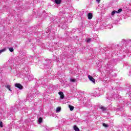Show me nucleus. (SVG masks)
<instances>
[{
	"label": "nucleus",
	"instance_id": "1",
	"mask_svg": "<svg viewBox=\"0 0 131 131\" xmlns=\"http://www.w3.org/2000/svg\"><path fill=\"white\" fill-rule=\"evenodd\" d=\"M68 18L66 17H62L59 20V22L60 24H65V23H66V22H68Z\"/></svg>",
	"mask_w": 131,
	"mask_h": 131
},
{
	"label": "nucleus",
	"instance_id": "2",
	"mask_svg": "<svg viewBox=\"0 0 131 131\" xmlns=\"http://www.w3.org/2000/svg\"><path fill=\"white\" fill-rule=\"evenodd\" d=\"M88 78L90 80V81H92V82L95 83L96 81V80H95V79H94V78L93 77V76H91V75H88Z\"/></svg>",
	"mask_w": 131,
	"mask_h": 131
},
{
	"label": "nucleus",
	"instance_id": "3",
	"mask_svg": "<svg viewBox=\"0 0 131 131\" xmlns=\"http://www.w3.org/2000/svg\"><path fill=\"white\" fill-rule=\"evenodd\" d=\"M15 86H16V88H17L19 90H22V89H23V86H22V85L19 83H16L15 84Z\"/></svg>",
	"mask_w": 131,
	"mask_h": 131
},
{
	"label": "nucleus",
	"instance_id": "4",
	"mask_svg": "<svg viewBox=\"0 0 131 131\" xmlns=\"http://www.w3.org/2000/svg\"><path fill=\"white\" fill-rule=\"evenodd\" d=\"M60 97V99H64V93H63V92H59L58 93Z\"/></svg>",
	"mask_w": 131,
	"mask_h": 131
},
{
	"label": "nucleus",
	"instance_id": "5",
	"mask_svg": "<svg viewBox=\"0 0 131 131\" xmlns=\"http://www.w3.org/2000/svg\"><path fill=\"white\" fill-rule=\"evenodd\" d=\"M88 19L91 20L93 18V14L92 13H89L88 14Z\"/></svg>",
	"mask_w": 131,
	"mask_h": 131
},
{
	"label": "nucleus",
	"instance_id": "6",
	"mask_svg": "<svg viewBox=\"0 0 131 131\" xmlns=\"http://www.w3.org/2000/svg\"><path fill=\"white\" fill-rule=\"evenodd\" d=\"M5 88H6V89L9 90L10 92H12V90L11 89V85L7 84L5 85Z\"/></svg>",
	"mask_w": 131,
	"mask_h": 131
},
{
	"label": "nucleus",
	"instance_id": "7",
	"mask_svg": "<svg viewBox=\"0 0 131 131\" xmlns=\"http://www.w3.org/2000/svg\"><path fill=\"white\" fill-rule=\"evenodd\" d=\"M62 2V0H55V3L56 5H60Z\"/></svg>",
	"mask_w": 131,
	"mask_h": 131
},
{
	"label": "nucleus",
	"instance_id": "8",
	"mask_svg": "<svg viewBox=\"0 0 131 131\" xmlns=\"http://www.w3.org/2000/svg\"><path fill=\"white\" fill-rule=\"evenodd\" d=\"M28 80H33V76L32 75H30L28 77Z\"/></svg>",
	"mask_w": 131,
	"mask_h": 131
},
{
	"label": "nucleus",
	"instance_id": "9",
	"mask_svg": "<svg viewBox=\"0 0 131 131\" xmlns=\"http://www.w3.org/2000/svg\"><path fill=\"white\" fill-rule=\"evenodd\" d=\"M7 51V48H4L2 50H0V55L2 53H4V52H6Z\"/></svg>",
	"mask_w": 131,
	"mask_h": 131
},
{
	"label": "nucleus",
	"instance_id": "10",
	"mask_svg": "<svg viewBox=\"0 0 131 131\" xmlns=\"http://www.w3.org/2000/svg\"><path fill=\"white\" fill-rule=\"evenodd\" d=\"M56 113H59V112H60V111H61V107H58L56 110Z\"/></svg>",
	"mask_w": 131,
	"mask_h": 131
},
{
	"label": "nucleus",
	"instance_id": "11",
	"mask_svg": "<svg viewBox=\"0 0 131 131\" xmlns=\"http://www.w3.org/2000/svg\"><path fill=\"white\" fill-rule=\"evenodd\" d=\"M74 129L75 131H79V128L76 125L74 126Z\"/></svg>",
	"mask_w": 131,
	"mask_h": 131
},
{
	"label": "nucleus",
	"instance_id": "12",
	"mask_svg": "<svg viewBox=\"0 0 131 131\" xmlns=\"http://www.w3.org/2000/svg\"><path fill=\"white\" fill-rule=\"evenodd\" d=\"M69 107L71 111H73V109H74V107L72 105H69Z\"/></svg>",
	"mask_w": 131,
	"mask_h": 131
},
{
	"label": "nucleus",
	"instance_id": "13",
	"mask_svg": "<svg viewBox=\"0 0 131 131\" xmlns=\"http://www.w3.org/2000/svg\"><path fill=\"white\" fill-rule=\"evenodd\" d=\"M45 128H46V130H48V131L52 130V128H50V127H48L47 126H45Z\"/></svg>",
	"mask_w": 131,
	"mask_h": 131
},
{
	"label": "nucleus",
	"instance_id": "14",
	"mask_svg": "<svg viewBox=\"0 0 131 131\" xmlns=\"http://www.w3.org/2000/svg\"><path fill=\"white\" fill-rule=\"evenodd\" d=\"M38 121L39 124L41 123V122H42V118H41L40 117L39 118Z\"/></svg>",
	"mask_w": 131,
	"mask_h": 131
},
{
	"label": "nucleus",
	"instance_id": "15",
	"mask_svg": "<svg viewBox=\"0 0 131 131\" xmlns=\"http://www.w3.org/2000/svg\"><path fill=\"white\" fill-rule=\"evenodd\" d=\"M116 13H117V11L114 10L112 12V16H114V15H115V14H116Z\"/></svg>",
	"mask_w": 131,
	"mask_h": 131
},
{
	"label": "nucleus",
	"instance_id": "16",
	"mask_svg": "<svg viewBox=\"0 0 131 131\" xmlns=\"http://www.w3.org/2000/svg\"><path fill=\"white\" fill-rule=\"evenodd\" d=\"M86 42H91V41H92V40H93V39H92V38H87L86 39Z\"/></svg>",
	"mask_w": 131,
	"mask_h": 131
},
{
	"label": "nucleus",
	"instance_id": "17",
	"mask_svg": "<svg viewBox=\"0 0 131 131\" xmlns=\"http://www.w3.org/2000/svg\"><path fill=\"white\" fill-rule=\"evenodd\" d=\"M100 109H101V110L104 112V111H106V108L104 107V106H100Z\"/></svg>",
	"mask_w": 131,
	"mask_h": 131
},
{
	"label": "nucleus",
	"instance_id": "18",
	"mask_svg": "<svg viewBox=\"0 0 131 131\" xmlns=\"http://www.w3.org/2000/svg\"><path fill=\"white\" fill-rule=\"evenodd\" d=\"M9 50L10 52H11V53L14 52V49L13 48H9Z\"/></svg>",
	"mask_w": 131,
	"mask_h": 131
},
{
	"label": "nucleus",
	"instance_id": "19",
	"mask_svg": "<svg viewBox=\"0 0 131 131\" xmlns=\"http://www.w3.org/2000/svg\"><path fill=\"white\" fill-rule=\"evenodd\" d=\"M103 126H104V127H108L109 125L108 124H106V123H103Z\"/></svg>",
	"mask_w": 131,
	"mask_h": 131
},
{
	"label": "nucleus",
	"instance_id": "20",
	"mask_svg": "<svg viewBox=\"0 0 131 131\" xmlns=\"http://www.w3.org/2000/svg\"><path fill=\"white\" fill-rule=\"evenodd\" d=\"M76 80L75 79H71L70 81H72V82H75V81Z\"/></svg>",
	"mask_w": 131,
	"mask_h": 131
},
{
	"label": "nucleus",
	"instance_id": "21",
	"mask_svg": "<svg viewBox=\"0 0 131 131\" xmlns=\"http://www.w3.org/2000/svg\"><path fill=\"white\" fill-rule=\"evenodd\" d=\"M121 11H122V9H119L118 11H117V13H120L121 12Z\"/></svg>",
	"mask_w": 131,
	"mask_h": 131
},
{
	"label": "nucleus",
	"instance_id": "22",
	"mask_svg": "<svg viewBox=\"0 0 131 131\" xmlns=\"http://www.w3.org/2000/svg\"><path fill=\"white\" fill-rule=\"evenodd\" d=\"M0 127H3V122H0Z\"/></svg>",
	"mask_w": 131,
	"mask_h": 131
},
{
	"label": "nucleus",
	"instance_id": "23",
	"mask_svg": "<svg viewBox=\"0 0 131 131\" xmlns=\"http://www.w3.org/2000/svg\"><path fill=\"white\" fill-rule=\"evenodd\" d=\"M129 94H130L129 95V97H131V88L130 89V91H129Z\"/></svg>",
	"mask_w": 131,
	"mask_h": 131
},
{
	"label": "nucleus",
	"instance_id": "24",
	"mask_svg": "<svg viewBox=\"0 0 131 131\" xmlns=\"http://www.w3.org/2000/svg\"><path fill=\"white\" fill-rule=\"evenodd\" d=\"M96 1L97 2V3H98V4H100L101 0H96Z\"/></svg>",
	"mask_w": 131,
	"mask_h": 131
},
{
	"label": "nucleus",
	"instance_id": "25",
	"mask_svg": "<svg viewBox=\"0 0 131 131\" xmlns=\"http://www.w3.org/2000/svg\"><path fill=\"white\" fill-rule=\"evenodd\" d=\"M96 93H97V94H98V95L100 94V92L97 91V92H96Z\"/></svg>",
	"mask_w": 131,
	"mask_h": 131
},
{
	"label": "nucleus",
	"instance_id": "26",
	"mask_svg": "<svg viewBox=\"0 0 131 131\" xmlns=\"http://www.w3.org/2000/svg\"><path fill=\"white\" fill-rule=\"evenodd\" d=\"M27 100H29V99L28 98V97L27 98Z\"/></svg>",
	"mask_w": 131,
	"mask_h": 131
},
{
	"label": "nucleus",
	"instance_id": "27",
	"mask_svg": "<svg viewBox=\"0 0 131 131\" xmlns=\"http://www.w3.org/2000/svg\"><path fill=\"white\" fill-rule=\"evenodd\" d=\"M127 105H128V104H125V106H127Z\"/></svg>",
	"mask_w": 131,
	"mask_h": 131
},
{
	"label": "nucleus",
	"instance_id": "28",
	"mask_svg": "<svg viewBox=\"0 0 131 131\" xmlns=\"http://www.w3.org/2000/svg\"><path fill=\"white\" fill-rule=\"evenodd\" d=\"M97 90H99V88H98Z\"/></svg>",
	"mask_w": 131,
	"mask_h": 131
}]
</instances>
